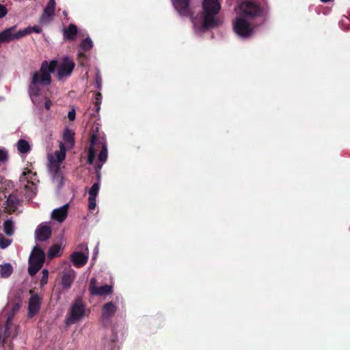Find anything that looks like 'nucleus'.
<instances>
[{
    "mask_svg": "<svg viewBox=\"0 0 350 350\" xmlns=\"http://www.w3.org/2000/svg\"><path fill=\"white\" fill-rule=\"evenodd\" d=\"M57 67V77L59 80H62L70 75L75 68V63L68 57H64L59 63L54 59L42 63L40 69L32 74L29 85V94L34 105L38 106L41 104V88L51 84V74Z\"/></svg>",
    "mask_w": 350,
    "mask_h": 350,
    "instance_id": "nucleus-1",
    "label": "nucleus"
},
{
    "mask_svg": "<svg viewBox=\"0 0 350 350\" xmlns=\"http://www.w3.org/2000/svg\"><path fill=\"white\" fill-rule=\"evenodd\" d=\"M202 8L203 15L193 20V27L197 33L214 27L219 23L216 16L221 9V4L218 0H203Z\"/></svg>",
    "mask_w": 350,
    "mask_h": 350,
    "instance_id": "nucleus-2",
    "label": "nucleus"
},
{
    "mask_svg": "<svg viewBox=\"0 0 350 350\" xmlns=\"http://www.w3.org/2000/svg\"><path fill=\"white\" fill-rule=\"evenodd\" d=\"M66 157V148L62 142L59 144V150L54 154H49V171L52 176L53 180L57 186H61L63 183V177L60 172V164Z\"/></svg>",
    "mask_w": 350,
    "mask_h": 350,
    "instance_id": "nucleus-3",
    "label": "nucleus"
},
{
    "mask_svg": "<svg viewBox=\"0 0 350 350\" xmlns=\"http://www.w3.org/2000/svg\"><path fill=\"white\" fill-rule=\"evenodd\" d=\"M100 150L98 154V160L101 162L100 165L98 167L101 168L103 164L107 159V149L105 140L104 139L98 138L96 135H93L90 142V146L89 149V156L88 162L89 164H92L94 160L96 152Z\"/></svg>",
    "mask_w": 350,
    "mask_h": 350,
    "instance_id": "nucleus-4",
    "label": "nucleus"
},
{
    "mask_svg": "<svg viewBox=\"0 0 350 350\" xmlns=\"http://www.w3.org/2000/svg\"><path fill=\"white\" fill-rule=\"evenodd\" d=\"M20 183L24 188L25 194L29 197H33L37 192V183L38 180L36 173L29 168H25L20 176Z\"/></svg>",
    "mask_w": 350,
    "mask_h": 350,
    "instance_id": "nucleus-5",
    "label": "nucleus"
},
{
    "mask_svg": "<svg viewBox=\"0 0 350 350\" xmlns=\"http://www.w3.org/2000/svg\"><path fill=\"white\" fill-rule=\"evenodd\" d=\"M44 261V253L39 247H35L29 256L28 269L31 275H35L42 267Z\"/></svg>",
    "mask_w": 350,
    "mask_h": 350,
    "instance_id": "nucleus-6",
    "label": "nucleus"
},
{
    "mask_svg": "<svg viewBox=\"0 0 350 350\" xmlns=\"http://www.w3.org/2000/svg\"><path fill=\"white\" fill-rule=\"evenodd\" d=\"M233 29L241 38H248L253 33V28L247 18L239 15L233 21Z\"/></svg>",
    "mask_w": 350,
    "mask_h": 350,
    "instance_id": "nucleus-7",
    "label": "nucleus"
},
{
    "mask_svg": "<svg viewBox=\"0 0 350 350\" xmlns=\"http://www.w3.org/2000/svg\"><path fill=\"white\" fill-rule=\"evenodd\" d=\"M85 315V306L81 300H77L71 306L66 319L68 324L75 323L81 320Z\"/></svg>",
    "mask_w": 350,
    "mask_h": 350,
    "instance_id": "nucleus-8",
    "label": "nucleus"
},
{
    "mask_svg": "<svg viewBox=\"0 0 350 350\" xmlns=\"http://www.w3.org/2000/svg\"><path fill=\"white\" fill-rule=\"evenodd\" d=\"M236 10L239 16L245 18L256 16L260 12L259 7L250 1L242 2Z\"/></svg>",
    "mask_w": 350,
    "mask_h": 350,
    "instance_id": "nucleus-9",
    "label": "nucleus"
},
{
    "mask_svg": "<svg viewBox=\"0 0 350 350\" xmlns=\"http://www.w3.org/2000/svg\"><path fill=\"white\" fill-rule=\"evenodd\" d=\"M90 291L92 295H104L109 294L112 291V287L111 286L107 284L98 287L96 286V280L94 278H92L90 280Z\"/></svg>",
    "mask_w": 350,
    "mask_h": 350,
    "instance_id": "nucleus-10",
    "label": "nucleus"
},
{
    "mask_svg": "<svg viewBox=\"0 0 350 350\" xmlns=\"http://www.w3.org/2000/svg\"><path fill=\"white\" fill-rule=\"evenodd\" d=\"M51 234V228L46 224H42L36 230V238L41 241L48 239Z\"/></svg>",
    "mask_w": 350,
    "mask_h": 350,
    "instance_id": "nucleus-11",
    "label": "nucleus"
},
{
    "mask_svg": "<svg viewBox=\"0 0 350 350\" xmlns=\"http://www.w3.org/2000/svg\"><path fill=\"white\" fill-rule=\"evenodd\" d=\"M55 8V0H50L44 8L42 15L40 18V23L44 24L49 22L51 20L53 16L54 15Z\"/></svg>",
    "mask_w": 350,
    "mask_h": 350,
    "instance_id": "nucleus-12",
    "label": "nucleus"
},
{
    "mask_svg": "<svg viewBox=\"0 0 350 350\" xmlns=\"http://www.w3.org/2000/svg\"><path fill=\"white\" fill-rule=\"evenodd\" d=\"M68 204H65L58 208L54 209L51 213V219L59 223L63 222L67 217Z\"/></svg>",
    "mask_w": 350,
    "mask_h": 350,
    "instance_id": "nucleus-13",
    "label": "nucleus"
},
{
    "mask_svg": "<svg viewBox=\"0 0 350 350\" xmlns=\"http://www.w3.org/2000/svg\"><path fill=\"white\" fill-rule=\"evenodd\" d=\"M40 299L38 295H33L29 301L28 316L33 317L40 310Z\"/></svg>",
    "mask_w": 350,
    "mask_h": 350,
    "instance_id": "nucleus-14",
    "label": "nucleus"
},
{
    "mask_svg": "<svg viewBox=\"0 0 350 350\" xmlns=\"http://www.w3.org/2000/svg\"><path fill=\"white\" fill-rule=\"evenodd\" d=\"M88 252H75L71 255V260L77 267H83L88 261Z\"/></svg>",
    "mask_w": 350,
    "mask_h": 350,
    "instance_id": "nucleus-15",
    "label": "nucleus"
},
{
    "mask_svg": "<svg viewBox=\"0 0 350 350\" xmlns=\"http://www.w3.org/2000/svg\"><path fill=\"white\" fill-rule=\"evenodd\" d=\"M75 278V271L69 268L67 270H65L62 274V285L64 288H69Z\"/></svg>",
    "mask_w": 350,
    "mask_h": 350,
    "instance_id": "nucleus-16",
    "label": "nucleus"
},
{
    "mask_svg": "<svg viewBox=\"0 0 350 350\" xmlns=\"http://www.w3.org/2000/svg\"><path fill=\"white\" fill-rule=\"evenodd\" d=\"M172 2L180 14L183 16L189 14V0H172Z\"/></svg>",
    "mask_w": 350,
    "mask_h": 350,
    "instance_id": "nucleus-17",
    "label": "nucleus"
},
{
    "mask_svg": "<svg viewBox=\"0 0 350 350\" xmlns=\"http://www.w3.org/2000/svg\"><path fill=\"white\" fill-rule=\"evenodd\" d=\"M16 29V26L11 27L5 29L0 33V44L10 42L14 39V31Z\"/></svg>",
    "mask_w": 350,
    "mask_h": 350,
    "instance_id": "nucleus-18",
    "label": "nucleus"
},
{
    "mask_svg": "<svg viewBox=\"0 0 350 350\" xmlns=\"http://www.w3.org/2000/svg\"><path fill=\"white\" fill-rule=\"evenodd\" d=\"M64 246L62 243H56L53 245L49 250L48 256L49 258H53L58 257L62 255Z\"/></svg>",
    "mask_w": 350,
    "mask_h": 350,
    "instance_id": "nucleus-19",
    "label": "nucleus"
},
{
    "mask_svg": "<svg viewBox=\"0 0 350 350\" xmlns=\"http://www.w3.org/2000/svg\"><path fill=\"white\" fill-rule=\"evenodd\" d=\"M116 311V307L115 305L111 302H109L106 304L103 308L102 317L104 319H108L113 315Z\"/></svg>",
    "mask_w": 350,
    "mask_h": 350,
    "instance_id": "nucleus-20",
    "label": "nucleus"
},
{
    "mask_svg": "<svg viewBox=\"0 0 350 350\" xmlns=\"http://www.w3.org/2000/svg\"><path fill=\"white\" fill-rule=\"evenodd\" d=\"M13 272V267L10 263H3L0 265V275L1 278H7L11 275Z\"/></svg>",
    "mask_w": 350,
    "mask_h": 350,
    "instance_id": "nucleus-21",
    "label": "nucleus"
},
{
    "mask_svg": "<svg viewBox=\"0 0 350 350\" xmlns=\"http://www.w3.org/2000/svg\"><path fill=\"white\" fill-rule=\"evenodd\" d=\"M74 134L71 131L66 130L64 133V142L68 148H71L74 145Z\"/></svg>",
    "mask_w": 350,
    "mask_h": 350,
    "instance_id": "nucleus-22",
    "label": "nucleus"
},
{
    "mask_svg": "<svg viewBox=\"0 0 350 350\" xmlns=\"http://www.w3.org/2000/svg\"><path fill=\"white\" fill-rule=\"evenodd\" d=\"M17 149L20 153H27L30 150V145L25 139H20L17 143Z\"/></svg>",
    "mask_w": 350,
    "mask_h": 350,
    "instance_id": "nucleus-23",
    "label": "nucleus"
},
{
    "mask_svg": "<svg viewBox=\"0 0 350 350\" xmlns=\"http://www.w3.org/2000/svg\"><path fill=\"white\" fill-rule=\"evenodd\" d=\"M3 230L4 232L8 236H11L13 234L14 231V223L12 220L8 219L5 221V223L3 224Z\"/></svg>",
    "mask_w": 350,
    "mask_h": 350,
    "instance_id": "nucleus-24",
    "label": "nucleus"
},
{
    "mask_svg": "<svg viewBox=\"0 0 350 350\" xmlns=\"http://www.w3.org/2000/svg\"><path fill=\"white\" fill-rule=\"evenodd\" d=\"M77 32V27L74 25H70L68 29L64 31V36L68 39H72Z\"/></svg>",
    "mask_w": 350,
    "mask_h": 350,
    "instance_id": "nucleus-25",
    "label": "nucleus"
},
{
    "mask_svg": "<svg viewBox=\"0 0 350 350\" xmlns=\"http://www.w3.org/2000/svg\"><path fill=\"white\" fill-rule=\"evenodd\" d=\"M30 28H28V27L24 29H21L17 32L14 31V39L18 40L23 37L26 36L27 35L30 34Z\"/></svg>",
    "mask_w": 350,
    "mask_h": 350,
    "instance_id": "nucleus-26",
    "label": "nucleus"
},
{
    "mask_svg": "<svg viewBox=\"0 0 350 350\" xmlns=\"http://www.w3.org/2000/svg\"><path fill=\"white\" fill-rule=\"evenodd\" d=\"M99 187L100 185L98 183H94L89 191V197L96 198L99 190Z\"/></svg>",
    "mask_w": 350,
    "mask_h": 350,
    "instance_id": "nucleus-27",
    "label": "nucleus"
},
{
    "mask_svg": "<svg viewBox=\"0 0 350 350\" xmlns=\"http://www.w3.org/2000/svg\"><path fill=\"white\" fill-rule=\"evenodd\" d=\"M93 46L92 41L90 38H85L81 44V48L85 51H88L92 49Z\"/></svg>",
    "mask_w": 350,
    "mask_h": 350,
    "instance_id": "nucleus-28",
    "label": "nucleus"
},
{
    "mask_svg": "<svg viewBox=\"0 0 350 350\" xmlns=\"http://www.w3.org/2000/svg\"><path fill=\"white\" fill-rule=\"evenodd\" d=\"M12 243L10 239H6L3 235L0 234V247L2 249H5L8 247Z\"/></svg>",
    "mask_w": 350,
    "mask_h": 350,
    "instance_id": "nucleus-29",
    "label": "nucleus"
},
{
    "mask_svg": "<svg viewBox=\"0 0 350 350\" xmlns=\"http://www.w3.org/2000/svg\"><path fill=\"white\" fill-rule=\"evenodd\" d=\"M49 278V271L47 269H44L42 272V278L40 280V285L43 286L47 283Z\"/></svg>",
    "mask_w": 350,
    "mask_h": 350,
    "instance_id": "nucleus-30",
    "label": "nucleus"
},
{
    "mask_svg": "<svg viewBox=\"0 0 350 350\" xmlns=\"http://www.w3.org/2000/svg\"><path fill=\"white\" fill-rule=\"evenodd\" d=\"M101 101H102V95L100 92H98L95 96V105L96 106L97 111H98L100 109V105L101 104Z\"/></svg>",
    "mask_w": 350,
    "mask_h": 350,
    "instance_id": "nucleus-31",
    "label": "nucleus"
},
{
    "mask_svg": "<svg viewBox=\"0 0 350 350\" xmlns=\"http://www.w3.org/2000/svg\"><path fill=\"white\" fill-rule=\"evenodd\" d=\"M7 13L8 10L5 6L0 3V18H3Z\"/></svg>",
    "mask_w": 350,
    "mask_h": 350,
    "instance_id": "nucleus-32",
    "label": "nucleus"
},
{
    "mask_svg": "<svg viewBox=\"0 0 350 350\" xmlns=\"http://www.w3.org/2000/svg\"><path fill=\"white\" fill-rule=\"evenodd\" d=\"M89 208L93 210L96 207V198H90L89 197Z\"/></svg>",
    "mask_w": 350,
    "mask_h": 350,
    "instance_id": "nucleus-33",
    "label": "nucleus"
},
{
    "mask_svg": "<svg viewBox=\"0 0 350 350\" xmlns=\"http://www.w3.org/2000/svg\"><path fill=\"white\" fill-rule=\"evenodd\" d=\"M68 118L70 120L72 121L75 118V110L72 109L68 113Z\"/></svg>",
    "mask_w": 350,
    "mask_h": 350,
    "instance_id": "nucleus-34",
    "label": "nucleus"
},
{
    "mask_svg": "<svg viewBox=\"0 0 350 350\" xmlns=\"http://www.w3.org/2000/svg\"><path fill=\"white\" fill-rule=\"evenodd\" d=\"M7 152L3 150H0V161H3L7 159Z\"/></svg>",
    "mask_w": 350,
    "mask_h": 350,
    "instance_id": "nucleus-35",
    "label": "nucleus"
},
{
    "mask_svg": "<svg viewBox=\"0 0 350 350\" xmlns=\"http://www.w3.org/2000/svg\"><path fill=\"white\" fill-rule=\"evenodd\" d=\"M28 28H30V33L31 32H36V33H40L42 31V29L40 27H38V26H35V27H28Z\"/></svg>",
    "mask_w": 350,
    "mask_h": 350,
    "instance_id": "nucleus-36",
    "label": "nucleus"
},
{
    "mask_svg": "<svg viewBox=\"0 0 350 350\" xmlns=\"http://www.w3.org/2000/svg\"><path fill=\"white\" fill-rule=\"evenodd\" d=\"M96 87L98 89L100 90L101 88V85H102L101 78L98 75H97L96 77Z\"/></svg>",
    "mask_w": 350,
    "mask_h": 350,
    "instance_id": "nucleus-37",
    "label": "nucleus"
},
{
    "mask_svg": "<svg viewBox=\"0 0 350 350\" xmlns=\"http://www.w3.org/2000/svg\"><path fill=\"white\" fill-rule=\"evenodd\" d=\"M52 106V102L51 100L46 98L44 103V107L46 110H49Z\"/></svg>",
    "mask_w": 350,
    "mask_h": 350,
    "instance_id": "nucleus-38",
    "label": "nucleus"
},
{
    "mask_svg": "<svg viewBox=\"0 0 350 350\" xmlns=\"http://www.w3.org/2000/svg\"><path fill=\"white\" fill-rule=\"evenodd\" d=\"M98 244H97V245L94 248L93 258H95L96 257V256L98 255Z\"/></svg>",
    "mask_w": 350,
    "mask_h": 350,
    "instance_id": "nucleus-39",
    "label": "nucleus"
},
{
    "mask_svg": "<svg viewBox=\"0 0 350 350\" xmlns=\"http://www.w3.org/2000/svg\"><path fill=\"white\" fill-rule=\"evenodd\" d=\"M21 306L19 304H16L13 308V310L15 312V311H17L19 308H20Z\"/></svg>",
    "mask_w": 350,
    "mask_h": 350,
    "instance_id": "nucleus-40",
    "label": "nucleus"
},
{
    "mask_svg": "<svg viewBox=\"0 0 350 350\" xmlns=\"http://www.w3.org/2000/svg\"><path fill=\"white\" fill-rule=\"evenodd\" d=\"M83 248L85 251H88V246H87V245H83Z\"/></svg>",
    "mask_w": 350,
    "mask_h": 350,
    "instance_id": "nucleus-41",
    "label": "nucleus"
},
{
    "mask_svg": "<svg viewBox=\"0 0 350 350\" xmlns=\"http://www.w3.org/2000/svg\"><path fill=\"white\" fill-rule=\"evenodd\" d=\"M64 16H66L67 15V12L66 11L64 12Z\"/></svg>",
    "mask_w": 350,
    "mask_h": 350,
    "instance_id": "nucleus-42",
    "label": "nucleus"
}]
</instances>
